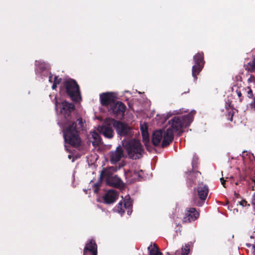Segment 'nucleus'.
I'll return each instance as SVG.
<instances>
[{"instance_id": "obj_1", "label": "nucleus", "mask_w": 255, "mask_h": 255, "mask_svg": "<svg viewBox=\"0 0 255 255\" xmlns=\"http://www.w3.org/2000/svg\"><path fill=\"white\" fill-rule=\"evenodd\" d=\"M113 127H115L118 133L121 136H126L128 134V126L126 124L110 118L105 120L104 125L99 127L98 130L105 137L111 138L114 135Z\"/></svg>"}, {"instance_id": "obj_2", "label": "nucleus", "mask_w": 255, "mask_h": 255, "mask_svg": "<svg viewBox=\"0 0 255 255\" xmlns=\"http://www.w3.org/2000/svg\"><path fill=\"white\" fill-rule=\"evenodd\" d=\"M77 123H69L64 129V138L65 141L72 146L77 147L81 144V138L78 133V129H83L84 123L82 119L80 118L77 119Z\"/></svg>"}, {"instance_id": "obj_3", "label": "nucleus", "mask_w": 255, "mask_h": 255, "mask_svg": "<svg viewBox=\"0 0 255 255\" xmlns=\"http://www.w3.org/2000/svg\"><path fill=\"white\" fill-rule=\"evenodd\" d=\"M163 138L161 144L162 147L167 146L173 140V131L170 128H168L166 130L161 129L155 131L152 135V144L157 146L160 143L161 140Z\"/></svg>"}, {"instance_id": "obj_4", "label": "nucleus", "mask_w": 255, "mask_h": 255, "mask_svg": "<svg viewBox=\"0 0 255 255\" xmlns=\"http://www.w3.org/2000/svg\"><path fill=\"white\" fill-rule=\"evenodd\" d=\"M195 112H191L189 114L184 117H175L168 122L170 128L174 131H180L183 127L188 126L192 122L193 116Z\"/></svg>"}, {"instance_id": "obj_5", "label": "nucleus", "mask_w": 255, "mask_h": 255, "mask_svg": "<svg viewBox=\"0 0 255 255\" xmlns=\"http://www.w3.org/2000/svg\"><path fill=\"white\" fill-rule=\"evenodd\" d=\"M144 150L139 140L133 139L128 141V158L137 159L141 158Z\"/></svg>"}, {"instance_id": "obj_6", "label": "nucleus", "mask_w": 255, "mask_h": 255, "mask_svg": "<svg viewBox=\"0 0 255 255\" xmlns=\"http://www.w3.org/2000/svg\"><path fill=\"white\" fill-rule=\"evenodd\" d=\"M101 178H105L107 184L116 188H122L124 186L123 181L117 175H114L109 170H104L101 173Z\"/></svg>"}, {"instance_id": "obj_7", "label": "nucleus", "mask_w": 255, "mask_h": 255, "mask_svg": "<svg viewBox=\"0 0 255 255\" xmlns=\"http://www.w3.org/2000/svg\"><path fill=\"white\" fill-rule=\"evenodd\" d=\"M67 94L73 101H78L80 98L79 87L74 80H69L64 83Z\"/></svg>"}, {"instance_id": "obj_8", "label": "nucleus", "mask_w": 255, "mask_h": 255, "mask_svg": "<svg viewBox=\"0 0 255 255\" xmlns=\"http://www.w3.org/2000/svg\"><path fill=\"white\" fill-rule=\"evenodd\" d=\"M124 156L123 147L119 146L115 150L110 152V161L112 164H115L120 161Z\"/></svg>"}, {"instance_id": "obj_9", "label": "nucleus", "mask_w": 255, "mask_h": 255, "mask_svg": "<svg viewBox=\"0 0 255 255\" xmlns=\"http://www.w3.org/2000/svg\"><path fill=\"white\" fill-rule=\"evenodd\" d=\"M101 103L103 106L111 107L116 101V97L111 93H103L100 95Z\"/></svg>"}, {"instance_id": "obj_10", "label": "nucleus", "mask_w": 255, "mask_h": 255, "mask_svg": "<svg viewBox=\"0 0 255 255\" xmlns=\"http://www.w3.org/2000/svg\"><path fill=\"white\" fill-rule=\"evenodd\" d=\"M119 196L118 192L114 189L107 191L103 195V199L105 204H112L116 202Z\"/></svg>"}, {"instance_id": "obj_11", "label": "nucleus", "mask_w": 255, "mask_h": 255, "mask_svg": "<svg viewBox=\"0 0 255 255\" xmlns=\"http://www.w3.org/2000/svg\"><path fill=\"white\" fill-rule=\"evenodd\" d=\"M199 216V212L194 208H189L186 209L185 216L183 219L184 223L190 222L196 220Z\"/></svg>"}, {"instance_id": "obj_12", "label": "nucleus", "mask_w": 255, "mask_h": 255, "mask_svg": "<svg viewBox=\"0 0 255 255\" xmlns=\"http://www.w3.org/2000/svg\"><path fill=\"white\" fill-rule=\"evenodd\" d=\"M140 128L142 136L143 142H144L145 146L146 147L147 150L150 151V147L149 146V137L148 132L147 123L145 122H140Z\"/></svg>"}, {"instance_id": "obj_13", "label": "nucleus", "mask_w": 255, "mask_h": 255, "mask_svg": "<svg viewBox=\"0 0 255 255\" xmlns=\"http://www.w3.org/2000/svg\"><path fill=\"white\" fill-rule=\"evenodd\" d=\"M126 109V106L121 102H115L111 107L110 110L114 114L123 117Z\"/></svg>"}, {"instance_id": "obj_14", "label": "nucleus", "mask_w": 255, "mask_h": 255, "mask_svg": "<svg viewBox=\"0 0 255 255\" xmlns=\"http://www.w3.org/2000/svg\"><path fill=\"white\" fill-rule=\"evenodd\" d=\"M196 190L200 199L202 201H205L209 193L208 186L201 182L198 184Z\"/></svg>"}, {"instance_id": "obj_15", "label": "nucleus", "mask_w": 255, "mask_h": 255, "mask_svg": "<svg viewBox=\"0 0 255 255\" xmlns=\"http://www.w3.org/2000/svg\"><path fill=\"white\" fill-rule=\"evenodd\" d=\"M62 107L60 111V113L65 117L66 116H69L74 108L73 104L68 103L66 101H64L62 103Z\"/></svg>"}, {"instance_id": "obj_16", "label": "nucleus", "mask_w": 255, "mask_h": 255, "mask_svg": "<svg viewBox=\"0 0 255 255\" xmlns=\"http://www.w3.org/2000/svg\"><path fill=\"white\" fill-rule=\"evenodd\" d=\"M127 202L126 199L120 201L118 206L115 207V211L122 215L125 213V210L127 209Z\"/></svg>"}, {"instance_id": "obj_17", "label": "nucleus", "mask_w": 255, "mask_h": 255, "mask_svg": "<svg viewBox=\"0 0 255 255\" xmlns=\"http://www.w3.org/2000/svg\"><path fill=\"white\" fill-rule=\"evenodd\" d=\"M141 172V170L137 172L135 169H134L133 170V173H132L131 171H129L128 170V178L129 177H131L130 180V183H133L138 180V178L140 177V172Z\"/></svg>"}, {"instance_id": "obj_18", "label": "nucleus", "mask_w": 255, "mask_h": 255, "mask_svg": "<svg viewBox=\"0 0 255 255\" xmlns=\"http://www.w3.org/2000/svg\"><path fill=\"white\" fill-rule=\"evenodd\" d=\"M84 250L97 252V246L95 241L93 240H89Z\"/></svg>"}, {"instance_id": "obj_19", "label": "nucleus", "mask_w": 255, "mask_h": 255, "mask_svg": "<svg viewBox=\"0 0 255 255\" xmlns=\"http://www.w3.org/2000/svg\"><path fill=\"white\" fill-rule=\"evenodd\" d=\"M148 250L149 252L150 255H162V253L159 251V249L155 244L151 245L148 247Z\"/></svg>"}, {"instance_id": "obj_20", "label": "nucleus", "mask_w": 255, "mask_h": 255, "mask_svg": "<svg viewBox=\"0 0 255 255\" xmlns=\"http://www.w3.org/2000/svg\"><path fill=\"white\" fill-rule=\"evenodd\" d=\"M91 133L92 137L93 139V140L92 141L93 145L95 146L99 145L101 142L100 135L95 131L91 132Z\"/></svg>"}, {"instance_id": "obj_21", "label": "nucleus", "mask_w": 255, "mask_h": 255, "mask_svg": "<svg viewBox=\"0 0 255 255\" xmlns=\"http://www.w3.org/2000/svg\"><path fill=\"white\" fill-rule=\"evenodd\" d=\"M194 60L195 64L203 66V53H198L194 56Z\"/></svg>"}, {"instance_id": "obj_22", "label": "nucleus", "mask_w": 255, "mask_h": 255, "mask_svg": "<svg viewBox=\"0 0 255 255\" xmlns=\"http://www.w3.org/2000/svg\"><path fill=\"white\" fill-rule=\"evenodd\" d=\"M203 67V66L197 64H195L192 67V75L195 79H197V76L200 72Z\"/></svg>"}, {"instance_id": "obj_23", "label": "nucleus", "mask_w": 255, "mask_h": 255, "mask_svg": "<svg viewBox=\"0 0 255 255\" xmlns=\"http://www.w3.org/2000/svg\"><path fill=\"white\" fill-rule=\"evenodd\" d=\"M245 69L247 71L251 72L255 70V63L254 60L245 65Z\"/></svg>"}, {"instance_id": "obj_24", "label": "nucleus", "mask_w": 255, "mask_h": 255, "mask_svg": "<svg viewBox=\"0 0 255 255\" xmlns=\"http://www.w3.org/2000/svg\"><path fill=\"white\" fill-rule=\"evenodd\" d=\"M190 251V246L188 244H186L185 246L182 248L181 255H187Z\"/></svg>"}, {"instance_id": "obj_25", "label": "nucleus", "mask_w": 255, "mask_h": 255, "mask_svg": "<svg viewBox=\"0 0 255 255\" xmlns=\"http://www.w3.org/2000/svg\"><path fill=\"white\" fill-rule=\"evenodd\" d=\"M130 111H133V112H134V115H135L136 116H136V114H135V113L134 112V109H133V108H132V107H131L130 106L128 105V113H129V112H130ZM128 121H129V120H133H133H134V115H129L128 114Z\"/></svg>"}, {"instance_id": "obj_26", "label": "nucleus", "mask_w": 255, "mask_h": 255, "mask_svg": "<svg viewBox=\"0 0 255 255\" xmlns=\"http://www.w3.org/2000/svg\"><path fill=\"white\" fill-rule=\"evenodd\" d=\"M101 180L100 179V181H99L98 182L96 183L94 185V191L95 193H98V191H99V188L101 186Z\"/></svg>"}, {"instance_id": "obj_27", "label": "nucleus", "mask_w": 255, "mask_h": 255, "mask_svg": "<svg viewBox=\"0 0 255 255\" xmlns=\"http://www.w3.org/2000/svg\"><path fill=\"white\" fill-rule=\"evenodd\" d=\"M83 255H97V252L84 250Z\"/></svg>"}, {"instance_id": "obj_28", "label": "nucleus", "mask_w": 255, "mask_h": 255, "mask_svg": "<svg viewBox=\"0 0 255 255\" xmlns=\"http://www.w3.org/2000/svg\"><path fill=\"white\" fill-rule=\"evenodd\" d=\"M61 81V79L59 78L58 76H55L54 78V82L56 84H59Z\"/></svg>"}, {"instance_id": "obj_29", "label": "nucleus", "mask_w": 255, "mask_h": 255, "mask_svg": "<svg viewBox=\"0 0 255 255\" xmlns=\"http://www.w3.org/2000/svg\"><path fill=\"white\" fill-rule=\"evenodd\" d=\"M247 88L249 89L248 91V97L251 98L253 96V91L250 87H248Z\"/></svg>"}, {"instance_id": "obj_30", "label": "nucleus", "mask_w": 255, "mask_h": 255, "mask_svg": "<svg viewBox=\"0 0 255 255\" xmlns=\"http://www.w3.org/2000/svg\"><path fill=\"white\" fill-rule=\"evenodd\" d=\"M238 89L239 88H238V89L236 90V93H237L238 97L240 98V101L242 102V93H241V91L240 90H239Z\"/></svg>"}, {"instance_id": "obj_31", "label": "nucleus", "mask_w": 255, "mask_h": 255, "mask_svg": "<svg viewBox=\"0 0 255 255\" xmlns=\"http://www.w3.org/2000/svg\"><path fill=\"white\" fill-rule=\"evenodd\" d=\"M220 181H221V184H222V185L225 187V188H226V180L224 179V178L223 177H222L220 178Z\"/></svg>"}, {"instance_id": "obj_32", "label": "nucleus", "mask_w": 255, "mask_h": 255, "mask_svg": "<svg viewBox=\"0 0 255 255\" xmlns=\"http://www.w3.org/2000/svg\"><path fill=\"white\" fill-rule=\"evenodd\" d=\"M132 201L131 200V199L130 198V197L128 196V212H129V207L130 206H131V204H132ZM132 211H130V212L131 213Z\"/></svg>"}, {"instance_id": "obj_33", "label": "nucleus", "mask_w": 255, "mask_h": 255, "mask_svg": "<svg viewBox=\"0 0 255 255\" xmlns=\"http://www.w3.org/2000/svg\"><path fill=\"white\" fill-rule=\"evenodd\" d=\"M240 204L243 206H245L247 205V202L246 201L243 200L241 201V202H240Z\"/></svg>"}, {"instance_id": "obj_34", "label": "nucleus", "mask_w": 255, "mask_h": 255, "mask_svg": "<svg viewBox=\"0 0 255 255\" xmlns=\"http://www.w3.org/2000/svg\"><path fill=\"white\" fill-rule=\"evenodd\" d=\"M252 108H255V98H254L253 102L251 104Z\"/></svg>"}, {"instance_id": "obj_35", "label": "nucleus", "mask_w": 255, "mask_h": 255, "mask_svg": "<svg viewBox=\"0 0 255 255\" xmlns=\"http://www.w3.org/2000/svg\"><path fill=\"white\" fill-rule=\"evenodd\" d=\"M229 115L230 116L231 115V118L230 119V121H232L233 120V113H231V112H229Z\"/></svg>"}, {"instance_id": "obj_36", "label": "nucleus", "mask_w": 255, "mask_h": 255, "mask_svg": "<svg viewBox=\"0 0 255 255\" xmlns=\"http://www.w3.org/2000/svg\"><path fill=\"white\" fill-rule=\"evenodd\" d=\"M57 84H56V83L53 82V85L52 86V89H55L57 87Z\"/></svg>"}, {"instance_id": "obj_37", "label": "nucleus", "mask_w": 255, "mask_h": 255, "mask_svg": "<svg viewBox=\"0 0 255 255\" xmlns=\"http://www.w3.org/2000/svg\"><path fill=\"white\" fill-rule=\"evenodd\" d=\"M194 204H195V205L199 206H200L202 205V204L200 202H196L195 201H194Z\"/></svg>"}, {"instance_id": "obj_38", "label": "nucleus", "mask_w": 255, "mask_h": 255, "mask_svg": "<svg viewBox=\"0 0 255 255\" xmlns=\"http://www.w3.org/2000/svg\"><path fill=\"white\" fill-rule=\"evenodd\" d=\"M52 75H50L49 77V80L50 82H52Z\"/></svg>"}, {"instance_id": "obj_39", "label": "nucleus", "mask_w": 255, "mask_h": 255, "mask_svg": "<svg viewBox=\"0 0 255 255\" xmlns=\"http://www.w3.org/2000/svg\"><path fill=\"white\" fill-rule=\"evenodd\" d=\"M55 108H56V109H57V106H58V102L57 101V100H56V101H55Z\"/></svg>"}, {"instance_id": "obj_40", "label": "nucleus", "mask_w": 255, "mask_h": 255, "mask_svg": "<svg viewBox=\"0 0 255 255\" xmlns=\"http://www.w3.org/2000/svg\"><path fill=\"white\" fill-rule=\"evenodd\" d=\"M129 129H129V128L128 127V135H129L130 134V131H129Z\"/></svg>"}, {"instance_id": "obj_41", "label": "nucleus", "mask_w": 255, "mask_h": 255, "mask_svg": "<svg viewBox=\"0 0 255 255\" xmlns=\"http://www.w3.org/2000/svg\"><path fill=\"white\" fill-rule=\"evenodd\" d=\"M43 64V66L42 67V68L43 67H45V64L44 63H41V64Z\"/></svg>"}, {"instance_id": "obj_42", "label": "nucleus", "mask_w": 255, "mask_h": 255, "mask_svg": "<svg viewBox=\"0 0 255 255\" xmlns=\"http://www.w3.org/2000/svg\"><path fill=\"white\" fill-rule=\"evenodd\" d=\"M235 195L237 196L238 195V194L235 193Z\"/></svg>"}, {"instance_id": "obj_43", "label": "nucleus", "mask_w": 255, "mask_h": 255, "mask_svg": "<svg viewBox=\"0 0 255 255\" xmlns=\"http://www.w3.org/2000/svg\"><path fill=\"white\" fill-rule=\"evenodd\" d=\"M177 253H178V252L176 251V253H175V254H177Z\"/></svg>"}, {"instance_id": "obj_44", "label": "nucleus", "mask_w": 255, "mask_h": 255, "mask_svg": "<svg viewBox=\"0 0 255 255\" xmlns=\"http://www.w3.org/2000/svg\"><path fill=\"white\" fill-rule=\"evenodd\" d=\"M38 63H39V62H36V64H38Z\"/></svg>"}, {"instance_id": "obj_45", "label": "nucleus", "mask_w": 255, "mask_h": 255, "mask_svg": "<svg viewBox=\"0 0 255 255\" xmlns=\"http://www.w3.org/2000/svg\"><path fill=\"white\" fill-rule=\"evenodd\" d=\"M254 197L255 198V193L254 194Z\"/></svg>"}, {"instance_id": "obj_46", "label": "nucleus", "mask_w": 255, "mask_h": 255, "mask_svg": "<svg viewBox=\"0 0 255 255\" xmlns=\"http://www.w3.org/2000/svg\"><path fill=\"white\" fill-rule=\"evenodd\" d=\"M238 182L236 183V185H238Z\"/></svg>"}]
</instances>
